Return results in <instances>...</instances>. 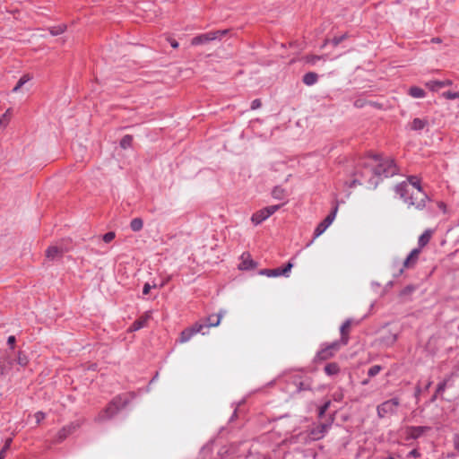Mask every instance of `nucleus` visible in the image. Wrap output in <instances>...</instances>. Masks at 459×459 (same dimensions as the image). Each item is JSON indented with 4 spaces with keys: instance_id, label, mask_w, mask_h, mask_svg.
I'll return each mask as SVG.
<instances>
[{
    "instance_id": "obj_37",
    "label": "nucleus",
    "mask_w": 459,
    "mask_h": 459,
    "mask_svg": "<svg viewBox=\"0 0 459 459\" xmlns=\"http://www.w3.org/2000/svg\"><path fill=\"white\" fill-rule=\"evenodd\" d=\"M282 192H283V190L281 187L275 186L272 192V195L275 199H281Z\"/></svg>"
},
{
    "instance_id": "obj_3",
    "label": "nucleus",
    "mask_w": 459,
    "mask_h": 459,
    "mask_svg": "<svg viewBox=\"0 0 459 459\" xmlns=\"http://www.w3.org/2000/svg\"><path fill=\"white\" fill-rule=\"evenodd\" d=\"M129 398L126 394H119L114 397L105 409L96 416V422H104L115 417L123 408L129 403Z\"/></svg>"
},
{
    "instance_id": "obj_42",
    "label": "nucleus",
    "mask_w": 459,
    "mask_h": 459,
    "mask_svg": "<svg viewBox=\"0 0 459 459\" xmlns=\"http://www.w3.org/2000/svg\"><path fill=\"white\" fill-rule=\"evenodd\" d=\"M415 290V287L413 285H408L406 286L402 291H401V296H406V295H410L411 293H412L413 291Z\"/></svg>"
},
{
    "instance_id": "obj_57",
    "label": "nucleus",
    "mask_w": 459,
    "mask_h": 459,
    "mask_svg": "<svg viewBox=\"0 0 459 459\" xmlns=\"http://www.w3.org/2000/svg\"><path fill=\"white\" fill-rule=\"evenodd\" d=\"M328 42H329V40H328V39L325 40V42H324V44H323L322 48H324V47H325Z\"/></svg>"
},
{
    "instance_id": "obj_24",
    "label": "nucleus",
    "mask_w": 459,
    "mask_h": 459,
    "mask_svg": "<svg viewBox=\"0 0 459 459\" xmlns=\"http://www.w3.org/2000/svg\"><path fill=\"white\" fill-rule=\"evenodd\" d=\"M408 93L410 96H411L412 98H415V99L424 98L426 95L425 91L417 86L411 87L408 91Z\"/></svg>"
},
{
    "instance_id": "obj_1",
    "label": "nucleus",
    "mask_w": 459,
    "mask_h": 459,
    "mask_svg": "<svg viewBox=\"0 0 459 459\" xmlns=\"http://www.w3.org/2000/svg\"><path fill=\"white\" fill-rule=\"evenodd\" d=\"M360 179L355 178L350 184V187L367 183L368 187L376 188L382 178H389L399 173V169L394 160L382 155H372L362 164Z\"/></svg>"
},
{
    "instance_id": "obj_28",
    "label": "nucleus",
    "mask_w": 459,
    "mask_h": 459,
    "mask_svg": "<svg viewBox=\"0 0 459 459\" xmlns=\"http://www.w3.org/2000/svg\"><path fill=\"white\" fill-rule=\"evenodd\" d=\"M325 60V56L308 55L305 56V60L307 64L315 65L319 60Z\"/></svg>"
},
{
    "instance_id": "obj_19",
    "label": "nucleus",
    "mask_w": 459,
    "mask_h": 459,
    "mask_svg": "<svg viewBox=\"0 0 459 459\" xmlns=\"http://www.w3.org/2000/svg\"><path fill=\"white\" fill-rule=\"evenodd\" d=\"M149 319L150 316L148 314H144L133 323V325L130 327L131 331H137L146 326Z\"/></svg>"
},
{
    "instance_id": "obj_20",
    "label": "nucleus",
    "mask_w": 459,
    "mask_h": 459,
    "mask_svg": "<svg viewBox=\"0 0 459 459\" xmlns=\"http://www.w3.org/2000/svg\"><path fill=\"white\" fill-rule=\"evenodd\" d=\"M452 84V82L450 80H446V81H430L427 83V86L431 90V91H437L438 89L442 88V87H445V86H448V85H451Z\"/></svg>"
},
{
    "instance_id": "obj_58",
    "label": "nucleus",
    "mask_w": 459,
    "mask_h": 459,
    "mask_svg": "<svg viewBox=\"0 0 459 459\" xmlns=\"http://www.w3.org/2000/svg\"><path fill=\"white\" fill-rule=\"evenodd\" d=\"M433 41H435V42H439V41H440V39H439L438 38H437V39H433Z\"/></svg>"
},
{
    "instance_id": "obj_4",
    "label": "nucleus",
    "mask_w": 459,
    "mask_h": 459,
    "mask_svg": "<svg viewBox=\"0 0 459 459\" xmlns=\"http://www.w3.org/2000/svg\"><path fill=\"white\" fill-rule=\"evenodd\" d=\"M400 406V400L397 397L386 400L377 406V414L379 419L395 415Z\"/></svg>"
},
{
    "instance_id": "obj_38",
    "label": "nucleus",
    "mask_w": 459,
    "mask_h": 459,
    "mask_svg": "<svg viewBox=\"0 0 459 459\" xmlns=\"http://www.w3.org/2000/svg\"><path fill=\"white\" fill-rule=\"evenodd\" d=\"M347 34H343L342 36H339V37H334L332 40H331V43L334 46V47H337L341 42H342L345 39H347Z\"/></svg>"
},
{
    "instance_id": "obj_50",
    "label": "nucleus",
    "mask_w": 459,
    "mask_h": 459,
    "mask_svg": "<svg viewBox=\"0 0 459 459\" xmlns=\"http://www.w3.org/2000/svg\"><path fill=\"white\" fill-rule=\"evenodd\" d=\"M152 289V286L149 283H145L143 289V294L147 295L149 294L150 290Z\"/></svg>"
},
{
    "instance_id": "obj_33",
    "label": "nucleus",
    "mask_w": 459,
    "mask_h": 459,
    "mask_svg": "<svg viewBox=\"0 0 459 459\" xmlns=\"http://www.w3.org/2000/svg\"><path fill=\"white\" fill-rule=\"evenodd\" d=\"M381 369H382L381 366L374 365L368 369V375L369 377H373L377 376L381 371Z\"/></svg>"
},
{
    "instance_id": "obj_15",
    "label": "nucleus",
    "mask_w": 459,
    "mask_h": 459,
    "mask_svg": "<svg viewBox=\"0 0 459 459\" xmlns=\"http://www.w3.org/2000/svg\"><path fill=\"white\" fill-rule=\"evenodd\" d=\"M65 250L56 246H51L46 250V256L49 260H56L62 257Z\"/></svg>"
},
{
    "instance_id": "obj_31",
    "label": "nucleus",
    "mask_w": 459,
    "mask_h": 459,
    "mask_svg": "<svg viewBox=\"0 0 459 459\" xmlns=\"http://www.w3.org/2000/svg\"><path fill=\"white\" fill-rule=\"evenodd\" d=\"M132 143H133V136L130 135V134H126L125 135L121 141H120V146L123 148V149H127L129 148L131 145H132Z\"/></svg>"
},
{
    "instance_id": "obj_21",
    "label": "nucleus",
    "mask_w": 459,
    "mask_h": 459,
    "mask_svg": "<svg viewBox=\"0 0 459 459\" xmlns=\"http://www.w3.org/2000/svg\"><path fill=\"white\" fill-rule=\"evenodd\" d=\"M317 81L318 74L314 72H308L305 74L302 78V82L307 86L314 85Z\"/></svg>"
},
{
    "instance_id": "obj_36",
    "label": "nucleus",
    "mask_w": 459,
    "mask_h": 459,
    "mask_svg": "<svg viewBox=\"0 0 459 459\" xmlns=\"http://www.w3.org/2000/svg\"><path fill=\"white\" fill-rule=\"evenodd\" d=\"M11 443H12V439L11 438H8L4 446V447L2 448V450L0 451V459H4V456H5V453L6 451L9 449L10 446H11Z\"/></svg>"
},
{
    "instance_id": "obj_8",
    "label": "nucleus",
    "mask_w": 459,
    "mask_h": 459,
    "mask_svg": "<svg viewBox=\"0 0 459 459\" xmlns=\"http://www.w3.org/2000/svg\"><path fill=\"white\" fill-rule=\"evenodd\" d=\"M337 211L338 205H335L333 211L325 218V220L316 226L314 232V239L322 235L326 230V229L332 224V222L335 219Z\"/></svg>"
},
{
    "instance_id": "obj_55",
    "label": "nucleus",
    "mask_w": 459,
    "mask_h": 459,
    "mask_svg": "<svg viewBox=\"0 0 459 459\" xmlns=\"http://www.w3.org/2000/svg\"><path fill=\"white\" fill-rule=\"evenodd\" d=\"M432 385V382L431 381H429L427 385H425V390H428L430 385Z\"/></svg>"
},
{
    "instance_id": "obj_29",
    "label": "nucleus",
    "mask_w": 459,
    "mask_h": 459,
    "mask_svg": "<svg viewBox=\"0 0 459 459\" xmlns=\"http://www.w3.org/2000/svg\"><path fill=\"white\" fill-rule=\"evenodd\" d=\"M81 421L75 420L71 423H69L66 426H64L65 430L68 432L69 435L73 434L76 429H78L81 427Z\"/></svg>"
},
{
    "instance_id": "obj_23",
    "label": "nucleus",
    "mask_w": 459,
    "mask_h": 459,
    "mask_svg": "<svg viewBox=\"0 0 459 459\" xmlns=\"http://www.w3.org/2000/svg\"><path fill=\"white\" fill-rule=\"evenodd\" d=\"M325 372L327 376H335L340 372V367L336 362H331L325 365Z\"/></svg>"
},
{
    "instance_id": "obj_2",
    "label": "nucleus",
    "mask_w": 459,
    "mask_h": 459,
    "mask_svg": "<svg viewBox=\"0 0 459 459\" xmlns=\"http://www.w3.org/2000/svg\"><path fill=\"white\" fill-rule=\"evenodd\" d=\"M394 191L405 204L418 210H423L426 207L427 202L429 201L428 195L422 188H410L405 181L397 184Z\"/></svg>"
},
{
    "instance_id": "obj_18",
    "label": "nucleus",
    "mask_w": 459,
    "mask_h": 459,
    "mask_svg": "<svg viewBox=\"0 0 459 459\" xmlns=\"http://www.w3.org/2000/svg\"><path fill=\"white\" fill-rule=\"evenodd\" d=\"M429 126V121L427 119L422 118H414L411 123L409 125V128L412 131H420L423 130L426 126Z\"/></svg>"
},
{
    "instance_id": "obj_48",
    "label": "nucleus",
    "mask_w": 459,
    "mask_h": 459,
    "mask_svg": "<svg viewBox=\"0 0 459 459\" xmlns=\"http://www.w3.org/2000/svg\"><path fill=\"white\" fill-rule=\"evenodd\" d=\"M15 342H16V339H15V336H13V335L9 336L7 339V343H8V345H10L11 348H13Z\"/></svg>"
},
{
    "instance_id": "obj_5",
    "label": "nucleus",
    "mask_w": 459,
    "mask_h": 459,
    "mask_svg": "<svg viewBox=\"0 0 459 459\" xmlns=\"http://www.w3.org/2000/svg\"><path fill=\"white\" fill-rule=\"evenodd\" d=\"M341 347L342 345L336 341L328 344H323L321 349L316 352L314 360L316 362L327 360L333 358Z\"/></svg>"
},
{
    "instance_id": "obj_11",
    "label": "nucleus",
    "mask_w": 459,
    "mask_h": 459,
    "mask_svg": "<svg viewBox=\"0 0 459 459\" xmlns=\"http://www.w3.org/2000/svg\"><path fill=\"white\" fill-rule=\"evenodd\" d=\"M330 427V422L319 423L311 428L308 436L312 440H319L325 437Z\"/></svg>"
},
{
    "instance_id": "obj_25",
    "label": "nucleus",
    "mask_w": 459,
    "mask_h": 459,
    "mask_svg": "<svg viewBox=\"0 0 459 459\" xmlns=\"http://www.w3.org/2000/svg\"><path fill=\"white\" fill-rule=\"evenodd\" d=\"M143 227V221L141 218H134L130 222V228L133 231H140Z\"/></svg>"
},
{
    "instance_id": "obj_51",
    "label": "nucleus",
    "mask_w": 459,
    "mask_h": 459,
    "mask_svg": "<svg viewBox=\"0 0 459 459\" xmlns=\"http://www.w3.org/2000/svg\"><path fill=\"white\" fill-rule=\"evenodd\" d=\"M24 84V82H22V80H19L17 84L14 86V88L13 89V91H17L22 85Z\"/></svg>"
},
{
    "instance_id": "obj_41",
    "label": "nucleus",
    "mask_w": 459,
    "mask_h": 459,
    "mask_svg": "<svg viewBox=\"0 0 459 459\" xmlns=\"http://www.w3.org/2000/svg\"><path fill=\"white\" fill-rule=\"evenodd\" d=\"M293 267V264L290 261L283 268H281V275L288 276V273L290 272Z\"/></svg>"
},
{
    "instance_id": "obj_59",
    "label": "nucleus",
    "mask_w": 459,
    "mask_h": 459,
    "mask_svg": "<svg viewBox=\"0 0 459 459\" xmlns=\"http://www.w3.org/2000/svg\"><path fill=\"white\" fill-rule=\"evenodd\" d=\"M387 459H395V458H394V456H393V455H389V456L387 457Z\"/></svg>"
},
{
    "instance_id": "obj_43",
    "label": "nucleus",
    "mask_w": 459,
    "mask_h": 459,
    "mask_svg": "<svg viewBox=\"0 0 459 459\" xmlns=\"http://www.w3.org/2000/svg\"><path fill=\"white\" fill-rule=\"evenodd\" d=\"M17 361H18V363L21 366L24 367V366H26L28 364L29 360H28L27 357L24 354L20 352L19 355H18Z\"/></svg>"
},
{
    "instance_id": "obj_32",
    "label": "nucleus",
    "mask_w": 459,
    "mask_h": 459,
    "mask_svg": "<svg viewBox=\"0 0 459 459\" xmlns=\"http://www.w3.org/2000/svg\"><path fill=\"white\" fill-rule=\"evenodd\" d=\"M70 435L68 434V432L66 430H65V428L63 427L56 434V443H61L63 442L65 438H67Z\"/></svg>"
},
{
    "instance_id": "obj_47",
    "label": "nucleus",
    "mask_w": 459,
    "mask_h": 459,
    "mask_svg": "<svg viewBox=\"0 0 459 459\" xmlns=\"http://www.w3.org/2000/svg\"><path fill=\"white\" fill-rule=\"evenodd\" d=\"M454 446L457 451H459V434H455L454 436Z\"/></svg>"
},
{
    "instance_id": "obj_7",
    "label": "nucleus",
    "mask_w": 459,
    "mask_h": 459,
    "mask_svg": "<svg viewBox=\"0 0 459 459\" xmlns=\"http://www.w3.org/2000/svg\"><path fill=\"white\" fill-rule=\"evenodd\" d=\"M281 205H271L264 207L256 212H255L252 217L251 221L255 225H258L262 223L264 221H265L267 218H269L271 215H273L275 212H277L280 209Z\"/></svg>"
},
{
    "instance_id": "obj_40",
    "label": "nucleus",
    "mask_w": 459,
    "mask_h": 459,
    "mask_svg": "<svg viewBox=\"0 0 459 459\" xmlns=\"http://www.w3.org/2000/svg\"><path fill=\"white\" fill-rule=\"evenodd\" d=\"M116 237L115 232L109 231L103 235L102 239L106 243L111 242Z\"/></svg>"
},
{
    "instance_id": "obj_17",
    "label": "nucleus",
    "mask_w": 459,
    "mask_h": 459,
    "mask_svg": "<svg viewBox=\"0 0 459 459\" xmlns=\"http://www.w3.org/2000/svg\"><path fill=\"white\" fill-rule=\"evenodd\" d=\"M429 429V427H423V426H417V427H409L407 429V433L410 436V437L416 439L420 437H421L426 431Z\"/></svg>"
},
{
    "instance_id": "obj_56",
    "label": "nucleus",
    "mask_w": 459,
    "mask_h": 459,
    "mask_svg": "<svg viewBox=\"0 0 459 459\" xmlns=\"http://www.w3.org/2000/svg\"><path fill=\"white\" fill-rule=\"evenodd\" d=\"M368 382H369L368 379H365V380L362 381V385H368Z\"/></svg>"
},
{
    "instance_id": "obj_46",
    "label": "nucleus",
    "mask_w": 459,
    "mask_h": 459,
    "mask_svg": "<svg viewBox=\"0 0 459 459\" xmlns=\"http://www.w3.org/2000/svg\"><path fill=\"white\" fill-rule=\"evenodd\" d=\"M420 455L419 451H418L417 449H413V450H411V451L408 454L407 457L418 458V457H420Z\"/></svg>"
},
{
    "instance_id": "obj_52",
    "label": "nucleus",
    "mask_w": 459,
    "mask_h": 459,
    "mask_svg": "<svg viewBox=\"0 0 459 459\" xmlns=\"http://www.w3.org/2000/svg\"><path fill=\"white\" fill-rule=\"evenodd\" d=\"M421 394V388L417 385L416 388H415V394H414V396L416 399H419V396Z\"/></svg>"
},
{
    "instance_id": "obj_27",
    "label": "nucleus",
    "mask_w": 459,
    "mask_h": 459,
    "mask_svg": "<svg viewBox=\"0 0 459 459\" xmlns=\"http://www.w3.org/2000/svg\"><path fill=\"white\" fill-rule=\"evenodd\" d=\"M261 273L268 277H277L281 275V267L275 269H264L261 271Z\"/></svg>"
},
{
    "instance_id": "obj_34",
    "label": "nucleus",
    "mask_w": 459,
    "mask_h": 459,
    "mask_svg": "<svg viewBox=\"0 0 459 459\" xmlns=\"http://www.w3.org/2000/svg\"><path fill=\"white\" fill-rule=\"evenodd\" d=\"M443 96L447 100L459 99V91H445L443 92Z\"/></svg>"
},
{
    "instance_id": "obj_10",
    "label": "nucleus",
    "mask_w": 459,
    "mask_h": 459,
    "mask_svg": "<svg viewBox=\"0 0 459 459\" xmlns=\"http://www.w3.org/2000/svg\"><path fill=\"white\" fill-rule=\"evenodd\" d=\"M359 322L354 321L352 318H348L344 321V323L340 327L341 338L336 341L342 346H345L348 344L350 340V332L352 325H358Z\"/></svg>"
},
{
    "instance_id": "obj_35",
    "label": "nucleus",
    "mask_w": 459,
    "mask_h": 459,
    "mask_svg": "<svg viewBox=\"0 0 459 459\" xmlns=\"http://www.w3.org/2000/svg\"><path fill=\"white\" fill-rule=\"evenodd\" d=\"M330 404H331V402L330 401H326L318 410V416L320 418H322L326 411L328 410V408L330 407Z\"/></svg>"
},
{
    "instance_id": "obj_14",
    "label": "nucleus",
    "mask_w": 459,
    "mask_h": 459,
    "mask_svg": "<svg viewBox=\"0 0 459 459\" xmlns=\"http://www.w3.org/2000/svg\"><path fill=\"white\" fill-rule=\"evenodd\" d=\"M433 230L428 229L419 237L417 248H420V252L421 249L429 244L433 236Z\"/></svg>"
},
{
    "instance_id": "obj_22",
    "label": "nucleus",
    "mask_w": 459,
    "mask_h": 459,
    "mask_svg": "<svg viewBox=\"0 0 459 459\" xmlns=\"http://www.w3.org/2000/svg\"><path fill=\"white\" fill-rule=\"evenodd\" d=\"M448 380L449 378H446L444 381L437 385L435 394L430 398V403H434L437 397L446 390Z\"/></svg>"
},
{
    "instance_id": "obj_16",
    "label": "nucleus",
    "mask_w": 459,
    "mask_h": 459,
    "mask_svg": "<svg viewBox=\"0 0 459 459\" xmlns=\"http://www.w3.org/2000/svg\"><path fill=\"white\" fill-rule=\"evenodd\" d=\"M241 260L242 261L238 265L240 270H249L255 267V263L253 259H251L248 253H243L241 255Z\"/></svg>"
},
{
    "instance_id": "obj_9",
    "label": "nucleus",
    "mask_w": 459,
    "mask_h": 459,
    "mask_svg": "<svg viewBox=\"0 0 459 459\" xmlns=\"http://www.w3.org/2000/svg\"><path fill=\"white\" fill-rule=\"evenodd\" d=\"M204 328V325H202L201 322H197L194 324L191 327L186 328L180 333L178 340L179 342L184 343L188 342L195 334L198 333H202L203 334H204V333L203 332Z\"/></svg>"
},
{
    "instance_id": "obj_26",
    "label": "nucleus",
    "mask_w": 459,
    "mask_h": 459,
    "mask_svg": "<svg viewBox=\"0 0 459 459\" xmlns=\"http://www.w3.org/2000/svg\"><path fill=\"white\" fill-rule=\"evenodd\" d=\"M406 183L409 185L410 188H414V189L421 188L420 181L416 176L408 177Z\"/></svg>"
},
{
    "instance_id": "obj_13",
    "label": "nucleus",
    "mask_w": 459,
    "mask_h": 459,
    "mask_svg": "<svg viewBox=\"0 0 459 459\" xmlns=\"http://www.w3.org/2000/svg\"><path fill=\"white\" fill-rule=\"evenodd\" d=\"M420 254V248L412 249L411 251V253L408 255V256L405 258V260L403 261V267L407 268V269L413 267L419 259Z\"/></svg>"
},
{
    "instance_id": "obj_39",
    "label": "nucleus",
    "mask_w": 459,
    "mask_h": 459,
    "mask_svg": "<svg viewBox=\"0 0 459 459\" xmlns=\"http://www.w3.org/2000/svg\"><path fill=\"white\" fill-rule=\"evenodd\" d=\"M9 121V110L0 117V127H5Z\"/></svg>"
},
{
    "instance_id": "obj_6",
    "label": "nucleus",
    "mask_w": 459,
    "mask_h": 459,
    "mask_svg": "<svg viewBox=\"0 0 459 459\" xmlns=\"http://www.w3.org/2000/svg\"><path fill=\"white\" fill-rule=\"evenodd\" d=\"M228 33L227 30H216L210 31L207 33L200 34L198 36L194 37L191 39V44L193 46L207 44L212 40L221 39L222 36Z\"/></svg>"
},
{
    "instance_id": "obj_54",
    "label": "nucleus",
    "mask_w": 459,
    "mask_h": 459,
    "mask_svg": "<svg viewBox=\"0 0 459 459\" xmlns=\"http://www.w3.org/2000/svg\"><path fill=\"white\" fill-rule=\"evenodd\" d=\"M30 76L28 74H24L23 76L21 77V80H22V82H24V84L30 81Z\"/></svg>"
},
{
    "instance_id": "obj_44",
    "label": "nucleus",
    "mask_w": 459,
    "mask_h": 459,
    "mask_svg": "<svg viewBox=\"0 0 459 459\" xmlns=\"http://www.w3.org/2000/svg\"><path fill=\"white\" fill-rule=\"evenodd\" d=\"M34 417L36 419L37 424H39L45 419L46 415L42 411H38L35 413Z\"/></svg>"
},
{
    "instance_id": "obj_45",
    "label": "nucleus",
    "mask_w": 459,
    "mask_h": 459,
    "mask_svg": "<svg viewBox=\"0 0 459 459\" xmlns=\"http://www.w3.org/2000/svg\"><path fill=\"white\" fill-rule=\"evenodd\" d=\"M262 105V102L259 99H255L251 102V109L259 108Z\"/></svg>"
},
{
    "instance_id": "obj_12",
    "label": "nucleus",
    "mask_w": 459,
    "mask_h": 459,
    "mask_svg": "<svg viewBox=\"0 0 459 459\" xmlns=\"http://www.w3.org/2000/svg\"><path fill=\"white\" fill-rule=\"evenodd\" d=\"M224 313V310H221L218 314L210 315L204 319L205 322L201 324L204 325V328L218 326Z\"/></svg>"
},
{
    "instance_id": "obj_53",
    "label": "nucleus",
    "mask_w": 459,
    "mask_h": 459,
    "mask_svg": "<svg viewBox=\"0 0 459 459\" xmlns=\"http://www.w3.org/2000/svg\"><path fill=\"white\" fill-rule=\"evenodd\" d=\"M299 391H301V390H307L308 389V386L307 385H305L304 383L300 382L299 385V387H298Z\"/></svg>"
},
{
    "instance_id": "obj_49",
    "label": "nucleus",
    "mask_w": 459,
    "mask_h": 459,
    "mask_svg": "<svg viewBox=\"0 0 459 459\" xmlns=\"http://www.w3.org/2000/svg\"><path fill=\"white\" fill-rule=\"evenodd\" d=\"M168 40H169L170 46L173 48H178V42L176 39L169 38Z\"/></svg>"
},
{
    "instance_id": "obj_30",
    "label": "nucleus",
    "mask_w": 459,
    "mask_h": 459,
    "mask_svg": "<svg viewBox=\"0 0 459 459\" xmlns=\"http://www.w3.org/2000/svg\"><path fill=\"white\" fill-rule=\"evenodd\" d=\"M65 30H66V25L65 24H59V25L51 27L49 29V32L53 36H57V35H60L63 32H65Z\"/></svg>"
}]
</instances>
